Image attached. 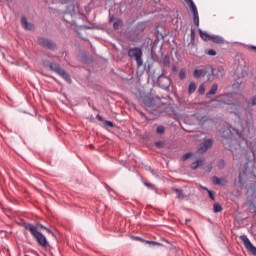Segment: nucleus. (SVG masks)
I'll use <instances>...</instances> for the list:
<instances>
[{"label":"nucleus","instance_id":"nucleus-1","mask_svg":"<svg viewBox=\"0 0 256 256\" xmlns=\"http://www.w3.org/2000/svg\"><path fill=\"white\" fill-rule=\"evenodd\" d=\"M37 227H40V229H45L47 233L53 234V231H51V229L45 227L43 224H40V223H37L36 225H33V224L24 225V229H26V231H30L31 235L34 237V239H36L37 243L41 247H47V238L45 237V235H43V233L37 230Z\"/></svg>","mask_w":256,"mask_h":256},{"label":"nucleus","instance_id":"nucleus-2","mask_svg":"<svg viewBox=\"0 0 256 256\" xmlns=\"http://www.w3.org/2000/svg\"><path fill=\"white\" fill-rule=\"evenodd\" d=\"M44 67H48L50 71H54L59 77H62V79H65L69 85L73 83V80L71 79V75L65 71V69L61 68V66L55 62H49V61H44L43 62Z\"/></svg>","mask_w":256,"mask_h":256},{"label":"nucleus","instance_id":"nucleus-3","mask_svg":"<svg viewBox=\"0 0 256 256\" xmlns=\"http://www.w3.org/2000/svg\"><path fill=\"white\" fill-rule=\"evenodd\" d=\"M241 143H244V145H246L247 147V140H245V138H242L241 142L236 144V146H230L229 149L235 155V157H237V155H240V157H244L246 161H249L251 157L249 156L248 150L247 148L241 146Z\"/></svg>","mask_w":256,"mask_h":256},{"label":"nucleus","instance_id":"nucleus-4","mask_svg":"<svg viewBox=\"0 0 256 256\" xmlns=\"http://www.w3.org/2000/svg\"><path fill=\"white\" fill-rule=\"evenodd\" d=\"M128 57H130L131 59H135L138 68L143 65V50H141V48H130L128 50Z\"/></svg>","mask_w":256,"mask_h":256},{"label":"nucleus","instance_id":"nucleus-5","mask_svg":"<svg viewBox=\"0 0 256 256\" xmlns=\"http://www.w3.org/2000/svg\"><path fill=\"white\" fill-rule=\"evenodd\" d=\"M157 83L161 89L167 91L171 87V79L163 73L158 76Z\"/></svg>","mask_w":256,"mask_h":256},{"label":"nucleus","instance_id":"nucleus-6","mask_svg":"<svg viewBox=\"0 0 256 256\" xmlns=\"http://www.w3.org/2000/svg\"><path fill=\"white\" fill-rule=\"evenodd\" d=\"M38 43L41 47H45V49H49L50 51H55V49H57V45L54 44L53 41L44 37L38 38Z\"/></svg>","mask_w":256,"mask_h":256},{"label":"nucleus","instance_id":"nucleus-7","mask_svg":"<svg viewBox=\"0 0 256 256\" xmlns=\"http://www.w3.org/2000/svg\"><path fill=\"white\" fill-rule=\"evenodd\" d=\"M241 241L244 243V247L251 253L252 255L256 256V247L253 246V243H251V240H249V237L247 235L240 236Z\"/></svg>","mask_w":256,"mask_h":256},{"label":"nucleus","instance_id":"nucleus-8","mask_svg":"<svg viewBox=\"0 0 256 256\" xmlns=\"http://www.w3.org/2000/svg\"><path fill=\"white\" fill-rule=\"evenodd\" d=\"M188 1L190 5V11H192L193 14V21L196 27H199V11L197 10V6L195 5V2L193 0H185Z\"/></svg>","mask_w":256,"mask_h":256},{"label":"nucleus","instance_id":"nucleus-9","mask_svg":"<svg viewBox=\"0 0 256 256\" xmlns=\"http://www.w3.org/2000/svg\"><path fill=\"white\" fill-rule=\"evenodd\" d=\"M225 101L212 99L210 102L200 105V109H213V107H223Z\"/></svg>","mask_w":256,"mask_h":256},{"label":"nucleus","instance_id":"nucleus-10","mask_svg":"<svg viewBox=\"0 0 256 256\" xmlns=\"http://www.w3.org/2000/svg\"><path fill=\"white\" fill-rule=\"evenodd\" d=\"M213 147V140L207 139L205 142L201 143L198 147V153H205L208 149H211Z\"/></svg>","mask_w":256,"mask_h":256},{"label":"nucleus","instance_id":"nucleus-11","mask_svg":"<svg viewBox=\"0 0 256 256\" xmlns=\"http://www.w3.org/2000/svg\"><path fill=\"white\" fill-rule=\"evenodd\" d=\"M241 83H243V80L237 79L236 82L232 84V95H241V91L243 90Z\"/></svg>","mask_w":256,"mask_h":256},{"label":"nucleus","instance_id":"nucleus-12","mask_svg":"<svg viewBox=\"0 0 256 256\" xmlns=\"http://www.w3.org/2000/svg\"><path fill=\"white\" fill-rule=\"evenodd\" d=\"M207 81H214L215 77L218 76V74H215V69L213 67L209 66L207 67Z\"/></svg>","mask_w":256,"mask_h":256},{"label":"nucleus","instance_id":"nucleus-13","mask_svg":"<svg viewBox=\"0 0 256 256\" xmlns=\"http://www.w3.org/2000/svg\"><path fill=\"white\" fill-rule=\"evenodd\" d=\"M67 13L68 15H77V13H79V6L78 5H69L67 7Z\"/></svg>","mask_w":256,"mask_h":256},{"label":"nucleus","instance_id":"nucleus-14","mask_svg":"<svg viewBox=\"0 0 256 256\" xmlns=\"http://www.w3.org/2000/svg\"><path fill=\"white\" fill-rule=\"evenodd\" d=\"M193 75L195 79H200V77H205V75H207V70L195 69Z\"/></svg>","mask_w":256,"mask_h":256},{"label":"nucleus","instance_id":"nucleus-15","mask_svg":"<svg viewBox=\"0 0 256 256\" xmlns=\"http://www.w3.org/2000/svg\"><path fill=\"white\" fill-rule=\"evenodd\" d=\"M211 41L213 43H217L218 45H223L225 43V39L219 35L212 34Z\"/></svg>","mask_w":256,"mask_h":256},{"label":"nucleus","instance_id":"nucleus-16","mask_svg":"<svg viewBox=\"0 0 256 256\" xmlns=\"http://www.w3.org/2000/svg\"><path fill=\"white\" fill-rule=\"evenodd\" d=\"M21 23L24 29H27L28 31H31V29H33V24L29 23L26 17L21 18Z\"/></svg>","mask_w":256,"mask_h":256},{"label":"nucleus","instance_id":"nucleus-17","mask_svg":"<svg viewBox=\"0 0 256 256\" xmlns=\"http://www.w3.org/2000/svg\"><path fill=\"white\" fill-rule=\"evenodd\" d=\"M199 33H200V37L201 39H203V41H211V37L213 35H210L209 33L202 31L201 29H198Z\"/></svg>","mask_w":256,"mask_h":256},{"label":"nucleus","instance_id":"nucleus-18","mask_svg":"<svg viewBox=\"0 0 256 256\" xmlns=\"http://www.w3.org/2000/svg\"><path fill=\"white\" fill-rule=\"evenodd\" d=\"M197 91V83L195 81H191L188 86V95H193Z\"/></svg>","mask_w":256,"mask_h":256},{"label":"nucleus","instance_id":"nucleus-19","mask_svg":"<svg viewBox=\"0 0 256 256\" xmlns=\"http://www.w3.org/2000/svg\"><path fill=\"white\" fill-rule=\"evenodd\" d=\"M162 64L164 65V67H171V58L169 57V55L163 57Z\"/></svg>","mask_w":256,"mask_h":256},{"label":"nucleus","instance_id":"nucleus-20","mask_svg":"<svg viewBox=\"0 0 256 256\" xmlns=\"http://www.w3.org/2000/svg\"><path fill=\"white\" fill-rule=\"evenodd\" d=\"M217 89H219V86L217 84H213L211 89L207 93V97H209V95H215V93H217Z\"/></svg>","mask_w":256,"mask_h":256},{"label":"nucleus","instance_id":"nucleus-21","mask_svg":"<svg viewBox=\"0 0 256 256\" xmlns=\"http://www.w3.org/2000/svg\"><path fill=\"white\" fill-rule=\"evenodd\" d=\"M123 27V21L121 19H117L114 23H113V28L114 29H121Z\"/></svg>","mask_w":256,"mask_h":256},{"label":"nucleus","instance_id":"nucleus-22","mask_svg":"<svg viewBox=\"0 0 256 256\" xmlns=\"http://www.w3.org/2000/svg\"><path fill=\"white\" fill-rule=\"evenodd\" d=\"M187 78V71H185L184 68L180 69L179 71V79L181 81L185 80Z\"/></svg>","mask_w":256,"mask_h":256},{"label":"nucleus","instance_id":"nucleus-23","mask_svg":"<svg viewBox=\"0 0 256 256\" xmlns=\"http://www.w3.org/2000/svg\"><path fill=\"white\" fill-rule=\"evenodd\" d=\"M214 213H221L223 211V207L219 203H215L213 206Z\"/></svg>","mask_w":256,"mask_h":256},{"label":"nucleus","instance_id":"nucleus-24","mask_svg":"<svg viewBox=\"0 0 256 256\" xmlns=\"http://www.w3.org/2000/svg\"><path fill=\"white\" fill-rule=\"evenodd\" d=\"M203 165V160H197L195 163L192 164V169H197L198 167H201Z\"/></svg>","mask_w":256,"mask_h":256},{"label":"nucleus","instance_id":"nucleus-25","mask_svg":"<svg viewBox=\"0 0 256 256\" xmlns=\"http://www.w3.org/2000/svg\"><path fill=\"white\" fill-rule=\"evenodd\" d=\"M249 211H250V213H256L255 203L249 202Z\"/></svg>","mask_w":256,"mask_h":256},{"label":"nucleus","instance_id":"nucleus-26","mask_svg":"<svg viewBox=\"0 0 256 256\" xmlns=\"http://www.w3.org/2000/svg\"><path fill=\"white\" fill-rule=\"evenodd\" d=\"M199 95H205V84H201L198 88Z\"/></svg>","mask_w":256,"mask_h":256},{"label":"nucleus","instance_id":"nucleus-27","mask_svg":"<svg viewBox=\"0 0 256 256\" xmlns=\"http://www.w3.org/2000/svg\"><path fill=\"white\" fill-rule=\"evenodd\" d=\"M156 133H158V135H163L165 133V127L158 126L156 129Z\"/></svg>","mask_w":256,"mask_h":256},{"label":"nucleus","instance_id":"nucleus-28","mask_svg":"<svg viewBox=\"0 0 256 256\" xmlns=\"http://www.w3.org/2000/svg\"><path fill=\"white\" fill-rule=\"evenodd\" d=\"M212 181H213V183H214V185H221V178H219V177H217V176H214L213 178H212Z\"/></svg>","mask_w":256,"mask_h":256},{"label":"nucleus","instance_id":"nucleus-29","mask_svg":"<svg viewBox=\"0 0 256 256\" xmlns=\"http://www.w3.org/2000/svg\"><path fill=\"white\" fill-rule=\"evenodd\" d=\"M176 195L178 197V199H183V197H185V195H183V191L176 189Z\"/></svg>","mask_w":256,"mask_h":256},{"label":"nucleus","instance_id":"nucleus-30","mask_svg":"<svg viewBox=\"0 0 256 256\" xmlns=\"http://www.w3.org/2000/svg\"><path fill=\"white\" fill-rule=\"evenodd\" d=\"M191 157H193V154L189 152L182 157V160L187 161V159H191Z\"/></svg>","mask_w":256,"mask_h":256},{"label":"nucleus","instance_id":"nucleus-31","mask_svg":"<svg viewBox=\"0 0 256 256\" xmlns=\"http://www.w3.org/2000/svg\"><path fill=\"white\" fill-rule=\"evenodd\" d=\"M207 55H210V57H215V55H217V51L210 49L208 50Z\"/></svg>","mask_w":256,"mask_h":256},{"label":"nucleus","instance_id":"nucleus-32","mask_svg":"<svg viewBox=\"0 0 256 256\" xmlns=\"http://www.w3.org/2000/svg\"><path fill=\"white\" fill-rule=\"evenodd\" d=\"M217 166L219 169H223L225 167V160H219Z\"/></svg>","mask_w":256,"mask_h":256},{"label":"nucleus","instance_id":"nucleus-33","mask_svg":"<svg viewBox=\"0 0 256 256\" xmlns=\"http://www.w3.org/2000/svg\"><path fill=\"white\" fill-rule=\"evenodd\" d=\"M149 103H151V98H146L144 100V105H146L147 107H151V104H149Z\"/></svg>","mask_w":256,"mask_h":256},{"label":"nucleus","instance_id":"nucleus-34","mask_svg":"<svg viewBox=\"0 0 256 256\" xmlns=\"http://www.w3.org/2000/svg\"><path fill=\"white\" fill-rule=\"evenodd\" d=\"M246 173L245 172H242L239 174V183H243V177H245Z\"/></svg>","mask_w":256,"mask_h":256},{"label":"nucleus","instance_id":"nucleus-35","mask_svg":"<svg viewBox=\"0 0 256 256\" xmlns=\"http://www.w3.org/2000/svg\"><path fill=\"white\" fill-rule=\"evenodd\" d=\"M208 194H209L210 199H212V201H215V194H213V191L208 190Z\"/></svg>","mask_w":256,"mask_h":256},{"label":"nucleus","instance_id":"nucleus-36","mask_svg":"<svg viewBox=\"0 0 256 256\" xmlns=\"http://www.w3.org/2000/svg\"><path fill=\"white\" fill-rule=\"evenodd\" d=\"M249 105H256V97L249 101Z\"/></svg>","mask_w":256,"mask_h":256},{"label":"nucleus","instance_id":"nucleus-37","mask_svg":"<svg viewBox=\"0 0 256 256\" xmlns=\"http://www.w3.org/2000/svg\"><path fill=\"white\" fill-rule=\"evenodd\" d=\"M238 136L241 138L243 137V134L245 133V129H243L242 131H238Z\"/></svg>","mask_w":256,"mask_h":256},{"label":"nucleus","instance_id":"nucleus-38","mask_svg":"<svg viewBox=\"0 0 256 256\" xmlns=\"http://www.w3.org/2000/svg\"><path fill=\"white\" fill-rule=\"evenodd\" d=\"M213 169V166H211V165H208L207 167H206V171L208 172V173H211V170Z\"/></svg>","mask_w":256,"mask_h":256},{"label":"nucleus","instance_id":"nucleus-39","mask_svg":"<svg viewBox=\"0 0 256 256\" xmlns=\"http://www.w3.org/2000/svg\"><path fill=\"white\" fill-rule=\"evenodd\" d=\"M144 185H145L146 187H149L150 189H155V186H153L152 184L144 183Z\"/></svg>","mask_w":256,"mask_h":256},{"label":"nucleus","instance_id":"nucleus-40","mask_svg":"<svg viewBox=\"0 0 256 256\" xmlns=\"http://www.w3.org/2000/svg\"><path fill=\"white\" fill-rule=\"evenodd\" d=\"M191 39H195V29H191Z\"/></svg>","mask_w":256,"mask_h":256},{"label":"nucleus","instance_id":"nucleus-41","mask_svg":"<svg viewBox=\"0 0 256 256\" xmlns=\"http://www.w3.org/2000/svg\"><path fill=\"white\" fill-rule=\"evenodd\" d=\"M105 125H107L108 127H113V122L111 121H106Z\"/></svg>","mask_w":256,"mask_h":256},{"label":"nucleus","instance_id":"nucleus-42","mask_svg":"<svg viewBox=\"0 0 256 256\" xmlns=\"http://www.w3.org/2000/svg\"><path fill=\"white\" fill-rule=\"evenodd\" d=\"M58 1H60V3H69V1L71 0H58Z\"/></svg>","mask_w":256,"mask_h":256},{"label":"nucleus","instance_id":"nucleus-43","mask_svg":"<svg viewBox=\"0 0 256 256\" xmlns=\"http://www.w3.org/2000/svg\"><path fill=\"white\" fill-rule=\"evenodd\" d=\"M172 70L174 71V73L177 72L178 71L177 66H173Z\"/></svg>","mask_w":256,"mask_h":256},{"label":"nucleus","instance_id":"nucleus-44","mask_svg":"<svg viewBox=\"0 0 256 256\" xmlns=\"http://www.w3.org/2000/svg\"><path fill=\"white\" fill-rule=\"evenodd\" d=\"M97 118L99 119V121H103V117H101V115H97Z\"/></svg>","mask_w":256,"mask_h":256},{"label":"nucleus","instance_id":"nucleus-45","mask_svg":"<svg viewBox=\"0 0 256 256\" xmlns=\"http://www.w3.org/2000/svg\"><path fill=\"white\" fill-rule=\"evenodd\" d=\"M252 153L254 155V159H256V152H255V149H252Z\"/></svg>","mask_w":256,"mask_h":256},{"label":"nucleus","instance_id":"nucleus-46","mask_svg":"<svg viewBox=\"0 0 256 256\" xmlns=\"http://www.w3.org/2000/svg\"><path fill=\"white\" fill-rule=\"evenodd\" d=\"M152 243V245H161V243H158V242H150Z\"/></svg>","mask_w":256,"mask_h":256},{"label":"nucleus","instance_id":"nucleus-47","mask_svg":"<svg viewBox=\"0 0 256 256\" xmlns=\"http://www.w3.org/2000/svg\"><path fill=\"white\" fill-rule=\"evenodd\" d=\"M202 189H204V191H207V193H209V189L207 187H203Z\"/></svg>","mask_w":256,"mask_h":256},{"label":"nucleus","instance_id":"nucleus-48","mask_svg":"<svg viewBox=\"0 0 256 256\" xmlns=\"http://www.w3.org/2000/svg\"><path fill=\"white\" fill-rule=\"evenodd\" d=\"M157 147H161V142H156Z\"/></svg>","mask_w":256,"mask_h":256},{"label":"nucleus","instance_id":"nucleus-49","mask_svg":"<svg viewBox=\"0 0 256 256\" xmlns=\"http://www.w3.org/2000/svg\"><path fill=\"white\" fill-rule=\"evenodd\" d=\"M187 222H189V219H186Z\"/></svg>","mask_w":256,"mask_h":256}]
</instances>
